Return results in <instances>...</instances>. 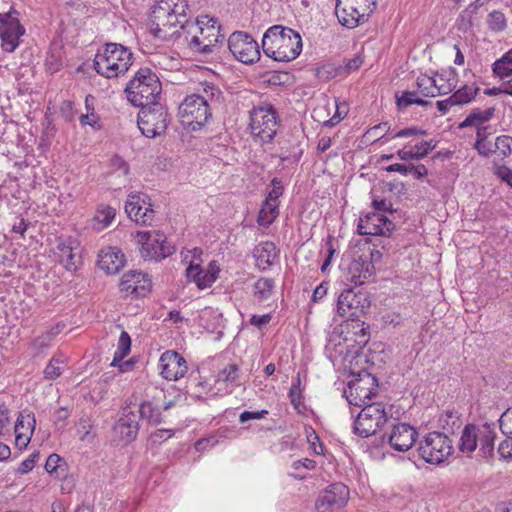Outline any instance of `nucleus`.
Instances as JSON below:
<instances>
[{
	"instance_id": "obj_1",
	"label": "nucleus",
	"mask_w": 512,
	"mask_h": 512,
	"mask_svg": "<svg viewBox=\"0 0 512 512\" xmlns=\"http://www.w3.org/2000/svg\"><path fill=\"white\" fill-rule=\"evenodd\" d=\"M188 5L186 0H160L151 9L148 29L157 39L168 41L179 33Z\"/></svg>"
},
{
	"instance_id": "obj_2",
	"label": "nucleus",
	"mask_w": 512,
	"mask_h": 512,
	"mask_svg": "<svg viewBox=\"0 0 512 512\" xmlns=\"http://www.w3.org/2000/svg\"><path fill=\"white\" fill-rule=\"evenodd\" d=\"M181 30L189 49L194 53L209 54L224 39L217 21L208 15L200 16L196 21H184Z\"/></svg>"
},
{
	"instance_id": "obj_3",
	"label": "nucleus",
	"mask_w": 512,
	"mask_h": 512,
	"mask_svg": "<svg viewBox=\"0 0 512 512\" xmlns=\"http://www.w3.org/2000/svg\"><path fill=\"white\" fill-rule=\"evenodd\" d=\"M262 49L266 56L275 61L289 62L301 53L302 39L294 30L275 25L264 33Z\"/></svg>"
},
{
	"instance_id": "obj_4",
	"label": "nucleus",
	"mask_w": 512,
	"mask_h": 512,
	"mask_svg": "<svg viewBox=\"0 0 512 512\" xmlns=\"http://www.w3.org/2000/svg\"><path fill=\"white\" fill-rule=\"evenodd\" d=\"M133 63L131 50L119 43H106L98 49L93 68L102 77L117 78L125 74Z\"/></svg>"
},
{
	"instance_id": "obj_5",
	"label": "nucleus",
	"mask_w": 512,
	"mask_h": 512,
	"mask_svg": "<svg viewBox=\"0 0 512 512\" xmlns=\"http://www.w3.org/2000/svg\"><path fill=\"white\" fill-rule=\"evenodd\" d=\"M162 90L158 76L148 67L140 68L128 82L127 99L136 107L155 104Z\"/></svg>"
},
{
	"instance_id": "obj_6",
	"label": "nucleus",
	"mask_w": 512,
	"mask_h": 512,
	"mask_svg": "<svg viewBox=\"0 0 512 512\" xmlns=\"http://www.w3.org/2000/svg\"><path fill=\"white\" fill-rule=\"evenodd\" d=\"M249 114L251 135L261 143L271 142L276 135L279 125L278 115L274 107L270 104L262 103L253 107Z\"/></svg>"
},
{
	"instance_id": "obj_7",
	"label": "nucleus",
	"mask_w": 512,
	"mask_h": 512,
	"mask_svg": "<svg viewBox=\"0 0 512 512\" xmlns=\"http://www.w3.org/2000/svg\"><path fill=\"white\" fill-rule=\"evenodd\" d=\"M376 0H337L335 14L341 25L353 29L368 21Z\"/></svg>"
},
{
	"instance_id": "obj_8",
	"label": "nucleus",
	"mask_w": 512,
	"mask_h": 512,
	"mask_svg": "<svg viewBox=\"0 0 512 512\" xmlns=\"http://www.w3.org/2000/svg\"><path fill=\"white\" fill-rule=\"evenodd\" d=\"M137 243L140 247V254L148 261H161L172 255L176 248L167 240L165 234L160 231L138 232Z\"/></svg>"
},
{
	"instance_id": "obj_9",
	"label": "nucleus",
	"mask_w": 512,
	"mask_h": 512,
	"mask_svg": "<svg viewBox=\"0 0 512 512\" xmlns=\"http://www.w3.org/2000/svg\"><path fill=\"white\" fill-rule=\"evenodd\" d=\"M207 98L199 94L187 96L178 108V115L183 125L191 130L201 129L211 117L210 104H206Z\"/></svg>"
},
{
	"instance_id": "obj_10",
	"label": "nucleus",
	"mask_w": 512,
	"mask_h": 512,
	"mask_svg": "<svg viewBox=\"0 0 512 512\" xmlns=\"http://www.w3.org/2000/svg\"><path fill=\"white\" fill-rule=\"evenodd\" d=\"M391 408L383 403H372L364 406L354 422L355 434L367 438L375 434L388 420Z\"/></svg>"
},
{
	"instance_id": "obj_11",
	"label": "nucleus",
	"mask_w": 512,
	"mask_h": 512,
	"mask_svg": "<svg viewBox=\"0 0 512 512\" xmlns=\"http://www.w3.org/2000/svg\"><path fill=\"white\" fill-rule=\"evenodd\" d=\"M452 441L440 432L428 433L420 442L418 452L427 463L438 465L453 453Z\"/></svg>"
},
{
	"instance_id": "obj_12",
	"label": "nucleus",
	"mask_w": 512,
	"mask_h": 512,
	"mask_svg": "<svg viewBox=\"0 0 512 512\" xmlns=\"http://www.w3.org/2000/svg\"><path fill=\"white\" fill-rule=\"evenodd\" d=\"M168 122V112L159 103L143 106L138 113V127L147 138H155L165 133Z\"/></svg>"
},
{
	"instance_id": "obj_13",
	"label": "nucleus",
	"mask_w": 512,
	"mask_h": 512,
	"mask_svg": "<svg viewBox=\"0 0 512 512\" xmlns=\"http://www.w3.org/2000/svg\"><path fill=\"white\" fill-rule=\"evenodd\" d=\"M228 48L235 59L252 64L260 58L258 43L247 33L236 31L228 39Z\"/></svg>"
},
{
	"instance_id": "obj_14",
	"label": "nucleus",
	"mask_w": 512,
	"mask_h": 512,
	"mask_svg": "<svg viewBox=\"0 0 512 512\" xmlns=\"http://www.w3.org/2000/svg\"><path fill=\"white\" fill-rule=\"evenodd\" d=\"M53 253L58 262L68 271H76L81 262L79 241L71 236H59L55 239Z\"/></svg>"
},
{
	"instance_id": "obj_15",
	"label": "nucleus",
	"mask_w": 512,
	"mask_h": 512,
	"mask_svg": "<svg viewBox=\"0 0 512 512\" xmlns=\"http://www.w3.org/2000/svg\"><path fill=\"white\" fill-rule=\"evenodd\" d=\"M368 306L369 301L364 293L347 288L338 297L337 312L347 320H354L359 318Z\"/></svg>"
},
{
	"instance_id": "obj_16",
	"label": "nucleus",
	"mask_w": 512,
	"mask_h": 512,
	"mask_svg": "<svg viewBox=\"0 0 512 512\" xmlns=\"http://www.w3.org/2000/svg\"><path fill=\"white\" fill-rule=\"evenodd\" d=\"M14 14L15 12L0 14L1 47L6 52H13L19 45V38L25 33L24 27Z\"/></svg>"
},
{
	"instance_id": "obj_17",
	"label": "nucleus",
	"mask_w": 512,
	"mask_h": 512,
	"mask_svg": "<svg viewBox=\"0 0 512 512\" xmlns=\"http://www.w3.org/2000/svg\"><path fill=\"white\" fill-rule=\"evenodd\" d=\"M349 499V489L342 483L328 486L318 497L315 507L317 512H337Z\"/></svg>"
},
{
	"instance_id": "obj_18",
	"label": "nucleus",
	"mask_w": 512,
	"mask_h": 512,
	"mask_svg": "<svg viewBox=\"0 0 512 512\" xmlns=\"http://www.w3.org/2000/svg\"><path fill=\"white\" fill-rule=\"evenodd\" d=\"M119 288L125 296L141 297L151 291L152 280L147 273L131 270L122 275Z\"/></svg>"
},
{
	"instance_id": "obj_19",
	"label": "nucleus",
	"mask_w": 512,
	"mask_h": 512,
	"mask_svg": "<svg viewBox=\"0 0 512 512\" xmlns=\"http://www.w3.org/2000/svg\"><path fill=\"white\" fill-rule=\"evenodd\" d=\"M161 376L168 381H177L188 371L186 360L176 351L162 353L158 364Z\"/></svg>"
},
{
	"instance_id": "obj_20",
	"label": "nucleus",
	"mask_w": 512,
	"mask_h": 512,
	"mask_svg": "<svg viewBox=\"0 0 512 512\" xmlns=\"http://www.w3.org/2000/svg\"><path fill=\"white\" fill-rule=\"evenodd\" d=\"M148 202V196L143 193H131L125 204V212L131 221L136 224H146L152 221L154 211Z\"/></svg>"
},
{
	"instance_id": "obj_21",
	"label": "nucleus",
	"mask_w": 512,
	"mask_h": 512,
	"mask_svg": "<svg viewBox=\"0 0 512 512\" xmlns=\"http://www.w3.org/2000/svg\"><path fill=\"white\" fill-rule=\"evenodd\" d=\"M139 416L136 412L124 408L121 416L113 427L115 438L126 443L132 442L138 435Z\"/></svg>"
},
{
	"instance_id": "obj_22",
	"label": "nucleus",
	"mask_w": 512,
	"mask_h": 512,
	"mask_svg": "<svg viewBox=\"0 0 512 512\" xmlns=\"http://www.w3.org/2000/svg\"><path fill=\"white\" fill-rule=\"evenodd\" d=\"M417 437L418 433L414 427L407 423H398L392 427L389 444L396 451L406 452L414 445Z\"/></svg>"
},
{
	"instance_id": "obj_23",
	"label": "nucleus",
	"mask_w": 512,
	"mask_h": 512,
	"mask_svg": "<svg viewBox=\"0 0 512 512\" xmlns=\"http://www.w3.org/2000/svg\"><path fill=\"white\" fill-rule=\"evenodd\" d=\"M36 420L31 412L22 411L19 413L15 427V444L20 449L26 448L35 430Z\"/></svg>"
},
{
	"instance_id": "obj_24",
	"label": "nucleus",
	"mask_w": 512,
	"mask_h": 512,
	"mask_svg": "<svg viewBox=\"0 0 512 512\" xmlns=\"http://www.w3.org/2000/svg\"><path fill=\"white\" fill-rule=\"evenodd\" d=\"M125 263V255L116 247L104 248L99 254V268L107 274L118 273L124 267Z\"/></svg>"
},
{
	"instance_id": "obj_25",
	"label": "nucleus",
	"mask_w": 512,
	"mask_h": 512,
	"mask_svg": "<svg viewBox=\"0 0 512 512\" xmlns=\"http://www.w3.org/2000/svg\"><path fill=\"white\" fill-rule=\"evenodd\" d=\"M218 268L214 263H210L207 270H203L199 265L191 264L187 268V277L193 281L199 289L210 287L217 279Z\"/></svg>"
},
{
	"instance_id": "obj_26",
	"label": "nucleus",
	"mask_w": 512,
	"mask_h": 512,
	"mask_svg": "<svg viewBox=\"0 0 512 512\" xmlns=\"http://www.w3.org/2000/svg\"><path fill=\"white\" fill-rule=\"evenodd\" d=\"M477 437L487 436L485 434H481V431L478 429V425H466L461 432L458 442L459 451L467 456H471V454L477 449Z\"/></svg>"
},
{
	"instance_id": "obj_27",
	"label": "nucleus",
	"mask_w": 512,
	"mask_h": 512,
	"mask_svg": "<svg viewBox=\"0 0 512 512\" xmlns=\"http://www.w3.org/2000/svg\"><path fill=\"white\" fill-rule=\"evenodd\" d=\"M256 265L261 270H266L273 265L277 258V249L272 242H263L253 250Z\"/></svg>"
},
{
	"instance_id": "obj_28",
	"label": "nucleus",
	"mask_w": 512,
	"mask_h": 512,
	"mask_svg": "<svg viewBox=\"0 0 512 512\" xmlns=\"http://www.w3.org/2000/svg\"><path fill=\"white\" fill-rule=\"evenodd\" d=\"M352 280L355 284L361 285L375 274V267L372 260L363 257L355 259L349 267Z\"/></svg>"
},
{
	"instance_id": "obj_29",
	"label": "nucleus",
	"mask_w": 512,
	"mask_h": 512,
	"mask_svg": "<svg viewBox=\"0 0 512 512\" xmlns=\"http://www.w3.org/2000/svg\"><path fill=\"white\" fill-rule=\"evenodd\" d=\"M275 281L271 278L261 277L252 286V296L255 302L262 304L271 300L275 294Z\"/></svg>"
},
{
	"instance_id": "obj_30",
	"label": "nucleus",
	"mask_w": 512,
	"mask_h": 512,
	"mask_svg": "<svg viewBox=\"0 0 512 512\" xmlns=\"http://www.w3.org/2000/svg\"><path fill=\"white\" fill-rule=\"evenodd\" d=\"M495 108L489 107L486 109L474 108L468 116L459 124V128L473 127L475 129L486 126L494 116Z\"/></svg>"
},
{
	"instance_id": "obj_31",
	"label": "nucleus",
	"mask_w": 512,
	"mask_h": 512,
	"mask_svg": "<svg viewBox=\"0 0 512 512\" xmlns=\"http://www.w3.org/2000/svg\"><path fill=\"white\" fill-rule=\"evenodd\" d=\"M216 383L224 385L225 389L232 392L240 385V369L236 364H228L216 375Z\"/></svg>"
},
{
	"instance_id": "obj_32",
	"label": "nucleus",
	"mask_w": 512,
	"mask_h": 512,
	"mask_svg": "<svg viewBox=\"0 0 512 512\" xmlns=\"http://www.w3.org/2000/svg\"><path fill=\"white\" fill-rule=\"evenodd\" d=\"M478 429L481 434H485L487 437H477V448H479V454L483 458H490L494 452V443L497 437L494 429L488 425H478Z\"/></svg>"
},
{
	"instance_id": "obj_33",
	"label": "nucleus",
	"mask_w": 512,
	"mask_h": 512,
	"mask_svg": "<svg viewBox=\"0 0 512 512\" xmlns=\"http://www.w3.org/2000/svg\"><path fill=\"white\" fill-rule=\"evenodd\" d=\"M365 380L359 379L353 381L349 385L347 394V400L351 405L361 406L365 403V399L370 398L371 390L368 387H364Z\"/></svg>"
},
{
	"instance_id": "obj_34",
	"label": "nucleus",
	"mask_w": 512,
	"mask_h": 512,
	"mask_svg": "<svg viewBox=\"0 0 512 512\" xmlns=\"http://www.w3.org/2000/svg\"><path fill=\"white\" fill-rule=\"evenodd\" d=\"M392 232L390 226H357V234L366 236V243H372L373 246H378L379 237L388 236Z\"/></svg>"
},
{
	"instance_id": "obj_35",
	"label": "nucleus",
	"mask_w": 512,
	"mask_h": 512,
	"mask_svg": "<svg viewBox=\"0 0 512 512\" xmlns=\"http://www.w3.org/2000/svg\"><path fill=\"white\" fill-rule=\"evenodd\" d=\"M66 357L61 354H55L44 369V377L47 380L57 379L66 367Z\"/></svg>"
},
{
	"instance_id": "obj_36",
	"label": "nucleus",
	"mask_w": 512,
	"mask_h": 512,
	"mask_svg": "<svg viewBox=\"0 0 512 512\" xmlns=\"http://www.w3.org/2000/svg\"><path fill=\"white\" fill-rule=\"evenodd\" d=\"M479 87L464 85L457 89L450 97L454 106H462L470 103L478 94Z\"/></svg>"
},
{
	"instance_id": "obj_37",
	"label": "nucleus",
	"mask_w": 512,
	"mask_h": 512,
	"mask_svg": "<svg viewBox=\"0 0 512 512\" xmlns=\"http://www.w3.org/2000/svg\"><path fill=\"white\" fill-rule=\"evenodd\" d=\"M486 24L489 31L501 33L507 28V18L500 10L491 11L486 17Z\"/></svg>"
},
{
	"instance_id": "obj_38",
	"label": "nucleus",
	"mask_w": 512,
	"mask_h": 512,
	"mask_svg": "<svg viewBox=\"0 0 512 512\" xmlns=\"http://www.w3.org/2000/svg\"><path fill=\"white\" fill-rule=\"evenodd\" d=\"M453 74V77H446L444 74H437L433 77L435 80V88L438 95H445L452 92L456 88L455 70L451 69L449 75Z\"/></svg>"
},
{
	"instance_id": "obj_39",
	"label": "nucleus",
	"mask_w": 512,
	"mask_h": 512,
	"mask_svg": "<svg viewBox=\"0 0 512 512\" xmlns=\"http://www.w3.org/2000/svg\"><path fill=\"white\" fill-rule=\"evenodd\" d=\"M279 214V203L265 199L258 216V224H272Z\"/></svg>"
},
{
	"instance_id": "obj_40",
	"label": "nucleus",
	"mask_w": 512,
	"mask_h": 512,
	"mask_svg": "<svg viewBox=\"0 0 512 512\" xmlns=\"http://www.w3.org/2000/svg\"><path fill=\"white\" fill-rule=\"evenodd\" d=\"M45 470L54 478H61L66 471L65 461L57 454H51L45 463Z\"/></svg>"
},
{
	"instance_id": "obj_41",
	"label": "nucleus",
	"mask_w": 512,
	"mask_h": 512,
	"mask_svg": "<svg viewBox=\"0 0 512 512\" xmlns=\"http://www.w3.org/2000/svg\"><path fill=\"white\" fill-rule=\"evenodd\" d=\"M131 338L126 331H122L118 340L117 350L114 353L111 366H116L118 362L123 360L130 353Z\"/></svg>"
},
{
	"instance_id": "obj_42",
	"label": "nucleus",
	"mask_w": 512,
	"mask_h": 512,
	"mask_svg": "<svg viewBox=\"0 0 512 512\" xmlns=\"http://www.w3.org/2000/svg\"><path fill=\"white\" fill-rule=\"evenodd\" d=\"M493 72L501 78L508 77L512 74V48L494 62Z\"/></svg>"
},
{
	"instance_id": "obj_43",
	"label": "nucleus",
	"mask_w": 512,
	"mask_h": 512,
	"mask_svg": "<svg viewBox=\"0 0 512 512\" xmlns=\"http://www.w3.org/2000/svg\"><path fill=\"white\" fill-rule=\"evenodd\" d=\"M418 92L422 97H436L437 91L435 88V80H433V77L422 75L417 78L416 81Z\"/></svg>"
},
{
	"instance_id": "obj_44",
	"label": "nucleus",
	"mask_w": 512,
	"mask_h": 512,
	"mask_svg": "<svg viewBox=\"0 0 512 512\" xmlns=\"http://www.w3.org/2000/svg\"><path fill=\"white\" fill-rule=\"evenodd\" d=\"M439 423L444 430L453 433L461 426L462 421L457 412L446 411L440 416Z\"/></svg>"
},
{
	"instance_id": "obj_45",
	"label": "nucleus",
	"mask_w": 512,
	"mask_h": 512,
	"mask_svg": "<svg viewBox=\"0 0 512 512\" xmlns=\"http://www.w3.org/2000/svg\"><path fill=\"white\" fill-rule=\"evenodd\" d=\"M138 412L142 418L146 419L151 424L156 425L162 421L160 410L149 402L142 403Z\"/></svg>"
},
{
	"instance_id": "obj_46",
	"label": "nucleus",
	"mask_w": 512,
	"mask_h": 512,
	"mask_svg": "<svg viewBox=\"0 0 512 512\" xmlns=\"http://www.w3.org/2000/svg\"><path fill=\"white\" fill-rule=\"evenodd\" d=\"M116 216V210L104 204L99 205L94 216L98 224H110Z\"/></svg>"
},
{
	"instance_id": "obj_47",
	"label": "nucleus",
	"mask_w": 512,
	"mask_h": 512,
	"mask_svg": "<svg viewBox=\"0 0 512 512\" xmlns=\"http://www.w3.org/2000/svg\"><path fill=\"white\" fill-rule=\"evenodd\" d=\"M283 192V182L278 178H273L268 186L266 199L274 203H280L279 198L282 196Z\"/></svg>"
},
{
	"instance_id": "obj_48",
	"label": "nucleus",
	"mask_w": 512,
	"mask_h": 512,
	"mask_svg": "<svg viewBox=\"0 0 512 512\" xmlns=\"http://www.w3.org/2000/svg\"><path fill=\"white\" fill-rule=\"evenodd\" d=\"M494 150L502 157H507L512 151V137L502 135L496 138Z\"/></svg>"
},
{
	"instance_id": "obj_49",
	"label": "nucleus",
	"mask_w": 512,
	"mask_h": 512,
	"mask_svg": "<svg viewBox=\"0 0 512 512\" xmlns=\"http://www.w3.org/2000/svg\"><path fill=\"white\" fill-rule=\"evenodd\" d=\"M389 129L390 126L388 122H382L367 130V132L365 133V137L369 141L375 142L383 138V136L389 131Z\"/></svg>"
},
{
	"instance_id": "obj_50",
	"label": "nucleus",
	"mask_w": 512,
	"mask_h": 512,
	"mask_svg": "<svg viewBox=\"0 0 512 512\" xmlns=\"http://www.w3.org/2000/svg\"><path fill=\"white\" fill-rule=\"evenodd\" d=\"M51 343V336L43 333L31 343L30 347L34 350V355H40L51 346Z\"/></svg>"
},
{
	"instance_id": "obj_51",
	"label": "nucleus",
	"mask_w": 512,
	"mask_h": 512,
	"mask_svg": "<svg viewBox=\"0 0 512 512\" xmlns=\"http://www.w3.org/2000/svg\"><path fill=\"white\" fill-rule=\"evenodd\" d=\"M501 432L512 438V407L508 408L499 419Z\"/></svg>"
},
{
	"instance_id": "obj_52",
	"label": "nucleus",
	"mask_w": 512,
	"mask_h": 512,
	"mask_svg": "<svg viewBox=\"0 0 512 512\" xmlns=\"http://www.w3.org/2000/svg\"><path fill=\"white\" fill-rule=\"evenodd\" d=\"M418 95H420L418 91H404L401 96L396 97L398 107L403 109L415 104Z\"/></svg>"
},
{
	"instance_id": "obj_53",
	"label": "nucleus",
	"mask_w": 512,
	"mask_h": 512,
	"mask_svg": "<svg viewBox=\"0 0 512 512\" xmlns=\"http://www.w3.org/2000/svg\"><path fill=\"white\" fill-rule=\"evenodd\" d=\"M38 459H39V452L32 453L27 459L23 460L20 463V465L17 469V472L22 475L27 474L35 467Z\"/></svg>"
},
{
	"instance_id": "obj_54",
	"label": "nucleus",
	"mask_w": 512,
	"mask_h": 512,
	"mask_svg": "<svg viewBox=\"0 0 512 512\" xmlns=\"http://www.w3.org/2000/svg\"><path fill=\"white\" fill-rule=\"evenodd\" d=\"M435 148V144L432 141H422L415 145L414 152L416 160L424 158L430 151Z\"/></svg>"
},
{
	"instance_id": "obj_55",
	"label": "nucleus",
	"mask_w": 512,
	"mask_h": 512,
	"mask_svg": "<svg viewBox=\"0 0 512 512\" xmlns=\"http://www.w3.org/2000/svg\"><path fill=\"white\" fill-rule=\"evenodd\" d=\"M474 149L483 157H489L492 153H495L494 144L490 141H475Z\"/></svg>"
},
{
	"instance_id": "obj_56",
	"label": "nucleus",
	"mask_w": 512,
	"mask_h": 512,
	"mask_svg": "<svg viewBox=\"0 0 512 512\" xmlns=\"http://www.w3.org/2000/svg\"><path fill=\"white\" fill-rule=\"evenodd\" d=\"M266 415H268L267 410H260V411H255V412L243 411L239 416V421L241 423H245L249 420H257V419L265 418Z\"/></svg>"
},
{
	"instance_id": "obj_57",
	"label": "nucleus",
	"mask_w": 512,
	"mask_h": 512,
	"mask_svg": "<svg viewBox=\"0 0 512 512\" xmlns=\"http://www.w3.org/2000/svg\"><path fill=\"white\" fill-rule=\"evenodd\" d=\"M498 453L503 459H512V437H508L499 444Z\"/></svg>"
},
{
	"instance_id": "obj_58",
	"label": "nucleus",
	"mask_w": 512,
	"mask_h": 512,
	"mask_svg": "<svg viewBox=\"0 0 512 512\" xmlns=\"http://www.w3.org/2000/svg\"><path fill=\"white\" fill-rule=\"evenodd\" d=\"M426 134H427V132L425 130H422L417 127H410V128H405V129L398 131L394 135V138L409 137V136H423Z\"/></svg>"
},
{
	"instance_id": "obj_59",
	"label": "nucleus",
	"mask_w": 512,
	"mask_h": 512,
	"mask_svg": "<svg viewBox=\"0 0 512 512\" xmlns=\"http://www.w3.org/2000/svg\"><path fill=\"white\" fill-rule=\"evenodd\" d=\"M495 174L512 187V170L506 166H498Z\"/></svg>"
},
{
	"instance_id": "obj_60",
	"label": "nucleus",
	"mask_w": 512,
	"mask_h": 512,
	"mask_svg": "<svg viewBox=\"0 0 512 512\" xmlns=\"http://www.w3.org/2000/svg\"><path fill=\"white\" fill-rule=\"evenodd\" d=\"M271 319H272V316L270 313L263 314V315H253L250 318V324L257 328H261V327L267 325L271 321Z\"/></svg>"
},
{
	"instance_id": "obj_61",
	"label": "nucleus",
	"mask_w": 512,
	"mask_h": 512,
	"mask_svg": "<svg viewBox=\"0 0 512 512\" xmlns=\"http://www.w3.org/2000/svg\"><path fill=\"white\" fill-rule=\"evenodd\" d=\"M299 385H300V378L298 377L297 383H293L290 388V391H289V397H290L291 403L294 406H298L301 402V394H300Z\"/></svg>"
},
{
	"instance_id": "obj_62",
	"label": "nucleus",
	"mask_w": 512,
	"mask_h": 512,
	"mask_svg": "<svg viewBox=\"0 0 512 512\" xmlns=\"http://www.w3.org/2000/svg\"><path fill=\"white\" fill-rule=\"evenodd\" d=\"M220 91L214 85H205L203 88V94H199L200 97L207 98L206 104H209L215 97H219Z\"/></svg>"
},
{
	"instance_id": "obj_63",
	"label": "nucleus",
	"mask_w": 512,
	"mask_h": 512,
	"mask_svg": "<svg viewBox=\"0 0 512 512\" xmlns=\"http://www.w3.org/2000/svg\"><path fill=\"white\" fill-rule=\"evenodd\" d=\"M10 425L9 411L6 407H0V435L4 434L5 430Z\"/></svg>"
},
{
	"instance_id": "obj_64",
	"label": "nucleus",
	"mask_w": 512,
	"mask_h": 512,
	"mask_svg": "<svg viewBox=\"0 0 512 512\" xmlns=\"http://www.w3.org/2000/svg\"><path fill=\"white\" fill-rule=\"evenodd\" d=\"M373 206L378 212H392V203L386 199H374Z\"/></svg>"
}]
</instances>
